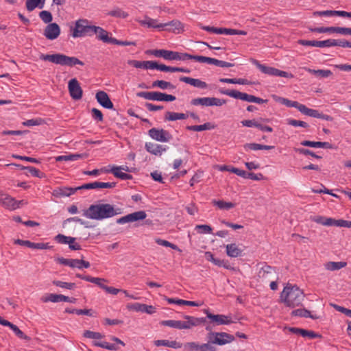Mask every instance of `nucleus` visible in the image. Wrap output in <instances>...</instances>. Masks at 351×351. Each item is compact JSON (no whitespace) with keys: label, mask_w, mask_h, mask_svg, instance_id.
<instances>
[{"label":"nucleus","mask_w":351,"mask_h":351,"mask_svg":"<svg viewBox=\"0 0 351 351\" xmlns=\"http://www.w3.org/2000/svg\"><path fill=\"white\" fill-rule=\"evenodd\" d=\"M215 125L210 122L205 123L203 125L186 126V130L191 131L200 132L207 130H213Z\"/></svg>","instance_id":"obj_46"},{"label":"nucleus","mask_w":351,"mask_h":351,"mask_svg":"<svg viewBox=\"0 0 351 351\" xmlns=\"http://www.w3.org/2000/svg\"><path fill=\"white\" fill-rule=\"evenodd\" d=\"M68 89L70 96L75 100L80 99L82 97V89L79 82L76 78H73L68 83Z\"/></svg>","instance_id":"obj_15"},{"label":"nucleus","mask_w":351,"mask_h":351,"mask_svg":"<svg viewBox=\"0 0 351 351\" xmlns=\"http://www.w3.org/2000/svg\"><path fill=\"white\" fill-rule=\"evenodd\" d=\"M274 148V146L272 145H261L256 143H245L243 145V149L245 151L247 152L249 150H270Z\"/></svg>","instance_id":"obj_37"},{"label":"nucleus","mask_w":351,"mask_h":351,"mask_svg":"<svg viewBox=\"0 0 351 351\" xmlns=\"http://www.w3.org/2000/svg\"><path fill=\"white\" fill-rule=\"evenodd\" d=\"M204 63L214 64L220 67H232L234 66L232 63L206 56L204 57Z\"/></svg>","instance_id":"obj_39"},{"label":"nucleus","mask_w":351,"mask_h":351,"mask_svg":"<svg viewBox=\"0 0 351 351\" xmlns=\"http://www.w3.org/2000/svg\"><path fill=\"white\" fill-rule=\"evenodd\" d=\"M148 134L152 138L160 142H169L172 138L171 134L163 129L153 128L148 131Z\"/></svg>","instance_id":"obj_12"},{"label":"nucleus","mask_w":351,"mask_h":351,"mask_svg":"<svg viewBox=\"0 0 351 351\" xmlns=\"http://www.w3.org/2000/svg\"><path fill=\"white\" fill-rule=\"evenodd\" d=\"M147 214L143 210H140L128 214L123 216L117 220V223L119 224H123L129 222H134L139 220H143L146 218Z\"/></svg>","instance_id":"obj_16"},{"label":"nucleus","mask_w":351,"mask_h":351,"mask_svg":"<svg viewBox=\"0 0 351 351\" xmlns=\"http://www.w3.org/2000/svg\"><path fill=\"white\" fill-rule=\"evenodd\" d=\"M0 205L9 210H16L17 208L16 200L4 193L0 197Z\"/></svg>","instance_id":"obj_27"},{"label":"nucleus","mask_w":351,"mask_h":351,"mask_svg":"<svg viewBox=\"0 0 351 351\" xmlns=\"http://www.w3.org/2000/svg\"><path fill=\"white\" fill-rule=\"evenodd\" d=\"M258 278L263 282H267L271 280L278 279V272L275 267L265 265L260 269L258 273Z\"/></svg>","instance_id":"obj_8"},{"label":"nucleus","mask_w":351,"mask_h":351,"mask_svg":"<svg viewBox=\"0 0 351 351\" xmlns=\"http://www.w3.org/2000/svg\"><path fill=\"white\" fill-rule=\"evenodd\" d=\"M153 88H160L162 90L165 89H174L176 86L171 83L165 80H156L152 83Z\"/></svg>","instance_id":"obj_49"},{"label":"nucleus","mask_w":351,"mask_h":351,"mask_svg":"<svg viewBox=\"0 0 351 351\" xmlns=\"http://www.w3.org/2000/svg\"><path fill=\"white\" fill-rule=\"evenodd\" d=\"M96 35V38L101 40L103 43H110L112 44V42L113 40L112 37L109 36V33L103 29L101 27L99 26H94L93 32V36Z\"/></svg>","instance_id":"obj_21"},{"label":"nucleus","mask_w":351,"mask_h":351,"mask_svg":"<svg viewBox=\"0 0 351 351\" xmlns=\"http://www.w3.org/2000/svg\"><path fill=\"white\" fill-rule=\"evenodd\" d=\"M40 59L61 66H73L77 64L84 66V63L76 57H71L62 53L40 54Z\"/></svg>","instance_id":"obj_3"},{"label":"nucleus","mask_w":351,"mask_h":351,"mask_svg":"<svg viewBox=\"0 0 351 351\" xmlns=\"http://www.w3.org/2000/svg\"><path fill=\"white\" fill-rule=\"evenodd\" d=\"M108 172L112 173L116 178H120L123 180H132V176L126 173H123L121 171H119V169L115 167V165L111 167V169Z\"/></svg>","instance_id":"obj_44"},{"label":"nucleus","mask_w":351,"mask_h":351,"mask_svg":"<svg viewBox=\"0 0 351 351\" xmlns=\"http://www.w3.org/2000/svg\"><path fill=\"white\" fill-rule=\"evenodd\" d=\"M330 305L333 307L336 311L345 314L346 316L351 317V310L346 308L343 306L337 305L336 304L330 303Z\"/></svg>","instance_id":"obj_64"},{"label":"nucleus","mask_w":351,"mask_h":351,"mask_svg":"<svg viewBox=\"0 0 351 351\" xmlns=\"http://www.w3.org/2000/svg\"><path fill=\"white\" fill-rule=\"evenodd\" d=\"M278 101L280 104L287 107H293L297 108L302 114L306 115L308 108L305 105L300 104L297 101L289 100L287 98L279 97Z\"/></svg>","instance_id":"obj_20"},{"label":"nucleus","mask_w":351,"mask_h":351,"mask_svg":"<svg viewBox=\"0 0 351 351\" xmlns=\"http://www.w3.org/2000/svg\"><path fill=\"white\" fill-rule=\"evenodd\" d=\"M65 313L70 314H76L78 315H84L88 316H93L90 309H76V308H66Z\"/></svg>","instance_id":"obj_53"},{"label":"nucleus","mask_w":351,"mask_h":351,"mask_svg":"<svg viewBox=\"0 0 351 351\" xmlns=\"http://www.w3.org/2000/svg\"><path fill=\"white\" fill-rule=\"evenodd\" d=\"M128 64L137 69H157L160 71V64L156 61H138L134 60H128Z\"/></svg>","instance_id":"obj_14"},{"label":"nucleus","mask_w":351,"mask_h":351,"mask_svg":"<svg viewBox=\"0 0 351 351\" xmlns=\"http://www.w3.org/2000/svg\"><path fill=\"white\" fill-rule=\"evenodd\" d=\"M84 337L92 339H100L103 337V335L100 332L85 330Z\"/></svg>","instance_id":"obj_63"},{"label":"nucleus","mask_w":351,"mask_h":351,"mask_svg":"<svg viewBox=\"0 0 351 351\" xmlns=\"http://www.w3.org/2000/svg\"><path fill=\"white\" fill-rule=\"evenodd\" d=\"M14 243L37 250H46L51 247L48 243H33L27 240L17 239L14 241Z\"/></svg>","instance_id":"obj_23"},{"label":"nucleus","mask_w":351,"mask_h":351,"mask_svg":"<svg viewBox=\"0 0 351 351\" xmlns=\"http://www.w3.org/2000/svg\"><path fill=\"white\" fill-rule=\"evenodd\" d=\"M219 93L223 95L230 96L232 98L239 99L248 102L255 103L256 97V96L248 95L245 93H241L237 90L220 89Z\"/></svg>","instance_id":"obj_9"},{"label":"nucleus","mask_w":351,"mask_h":351,"mask_svg":"<svg viewBox=\"0 0 351 351\" xmlns=\"http://www.w3.org/2000/svg\"><path fill=\"white\" fill-rule=\"evenodd\" d=\"M291 315L292 316H297V317H310L313 319H319V316L317 315H313L311 313V312L305 308H298L293 310Z\"/></svg>","instance_id":"obj_38"},{"label":"nucleus","mask_w":351,"mask_h":351,"mask_svg":"<svg viewBox=\"0 0 351 351\" xmlns=\"http://www.w3.org/2000/svg\"><path fill=\"white\" fill-rule=\"evenodd\" d=\"M304 293L297 285L287 284L280 294L281 302L287 306L295 308L302 304Z\"/></svg>","instance_id":"obj_2"},{"label":"nucleus","mask_w":351,"mask_h":351,"mask_svg":"<svg viewBox=\"0 0 351 351\" xmlns=\"http://www.w3.org/2000/svg\"><path fill=\"white\" fill-rule=\"evenodd\" d=\"M324 226L351 228V221L326 217Z\"/></svg>","instance_id":"obj_33"},{"label":"nucleus","mask_w":351,"mask_h":351,"mask_svg":"<svg viewBox=\"0 0 351 351\" xmlns=\"http://www.w3.org/2000/svg\"><path fill=\"white\" fill-rule=\"evenodd\" d=\"M136 95L139 97L148 100L159 101H173L176 100V97L172 95H168L160 92H138Z\"/></svg>","instance_id":"obj_7"},{"label":"nucleus","mask_w":351,"mask_h":351,"mask_svg":"<svg viewBox=\"0 0 351 351\" xmlns=\"http://www.w3.org/2000/svg\"><path fill=\"white\" fill-rule=\"evenodd\" d=\"M180 81L199 88H206L208 87V84L205 82L190 77L182 76L180 77Z\"/></svg>","instance_id":"obj_31"},{"label":"nucleus","mask_w":351,"mask_h":351,"mask_svg":"<svg viewBox=\"0 0 351 351\" xmlns=\"http://www.w3.org/2000/svg\"><path fill=\"white\" fill-rule=\"evenodd\" d=\"M95 97L97 102L104 108L107 109L113 108V104L106 92L102 90L98 91L96 93Z\"/></svg>","instance_id":"obj_24"},{"label":"nucleus","mask_w":351,"mask_h":351,"mask_svg":"<svg viewBox=\"0 0 351 351\" xmlns=\"http://www.w3.org/2000/svg\"><path fill=\"white\" fill-rule=\"evenodd\" d=\"M312 32L317 33H335L336 27H320L309 29Z\"/></svg>","instance_id":"obj_57"},{"label":"nucleus","mask_w":351,"mask_h":351,"mask_svg":"<svg viewBox=\"0 0 351 351\" xmlns=\"http://www.w3.org/2000/svg\"><path fill=\"white\" fill-rule=\"evenodd\" d=\"M55 241L60 244H69V243H72L73 241H75V237L65 236L62 234H58L54 238Z\"/></svg>","instance_id":"obj_55"},{"label":"nucleus","mask_w":351,"mask_h":351,"mask_svg":"<svg viewBox=\"0 0 351 351\" xmlns=\"http://www.w3.org/2000/svg\"><path fill=\"white\" fill-rule=\"evenodd\" d=\"M90 264L88 261H84L83 259H73L71 268H77L82 269L83 268L90 267Z\"/></svg>","instance_id":"obj_54"},{"label":"nucleus","mask_w":351,"mask_h":351,"mask_svg":"<svg viewBox=\"0 0 351 351\" xmlns=\"http://www.w3.org/2000/svg\"><path fill=\"white\" fill-rule=\"evenodd\" d=\"M162 29L173 32L175 33H180L183 29V25L178 20H173L168 23H162Z\"/></svg>","instance_id":"obj_29"},{"label":"nucleus","mask_w":351,"mask_h":351,"mask_svg":"<svg viewBox=\"0 0 351 351\" xmlns=\"http://www.w3.org/2000/svg\"><path fill=\"white\" fill-rule=\"evenodd\" d=\"M110 339L112 340L114 343H109L107 341H94L93 345L109 350L114 351L118 350L119 349V346H125V343L116 337L111 336L110 337Z\"/></svg>","instance_id":"obj_13"},{"label":"nucleus","mask_w":351,"mask_h":351,"mask_svg":"<svg viewBox=\"0 0 351 351\" xmlns=\"http://www.w3.org/2000/svg\"><path fill=\"white\" fill-rule=\"evenodd\" d=\"M39 17L46 24L51 23L53 16L49 11L43 10L39 13Z\"/></svg>","instance_id":"obj_58"},{"label":"nucleus","mask_w":351,"mask_h":351,"mask_svg":"<svg viewBox=\"0 0 351 351\" xmlns=\"http://www.w3.org/2000/svg\"><path fill=\"white\" fill-rule=\"evenodd\" d=\"M204 312L206 315L207 318L213 324V326L228 325L234 322L230 316L214 315L210 313L208 309H204Z\"/></svg>","instance_id":"obj_11"},{"label":"nucleus","mask_w":351,"mask_h":351,"mask_svg":"<svg viewBox=\"0 0 351 351\" xmlns=\"http://www.w3.org/2000/svg\"><path fill=\"white\" fill-rule=\"evenodd\" d=\"M314 15L319 16H341L351 18V12H348L343 10H324L314 12Z\"/></svg>","instance_id":"obj_25"},{"label":"nucleus","mask_w":351,"mask_h":351,"mask_svg":"<svg viewBox=\"0 0 351 351\" xmlns=\"http://www.w3.org/2000/svg\"><path fill=\"white\" fill-rule=\"evenodd\" d=\"M207 339L208 343L213 346L217 344L219 346H223L227 343H231L234 340L233 335L224 332H210L207 334Z\"/></svg>","instance_id":"obj_6"},{"label":"nucleus","mask_w":351,"mask_h":351,"mask_svg":"<svg viewBox=\"0 0 351 351\" xmlns=\"http://www.w3.org/2000/svg\"><path fill=\"white\" fill-rule=\"evenodd\" d=\"M20 167V165H19ZM21 169H27L29 173H30L32 176L36 178H43L44 176V173H41L38 169L34 167H24L21 166Z\"/></svg>","instance_id":"obj_60"},{"label":"nucleus","mask_w":351,"mask_h":351,"mask_svg":"<svg viewBox=\"0 0 351 351\" xmlns=\"http://www.w3.org/2000/svg\"><path fill=\"white\" fill-rule=\"evenodd\" d=\"M185 351H217L215 346L210 345L208 341L206 343L187 342L184 345Z\"/></svg>","instance_id":"obj_10"},{"label":"nucleus","mask_w":351,"mask_h":351,"mask_svg":"<svg viewBox=\"0 0 351 351\" xmlns=\"http://www.w3.org/2000/svg\"><path fill=\"white\" fill-rule=\"evenodd\" d=\"M188 117V116L184 113H178L167 111L165 113V119L168 121H176L180 119H185Z\"/></svg>","instance_id":"obj_47"},{"label":"nucleus","mask_w":351,"mask_h":351,"mask_svg":"<svg viewBox=\"0 0 351 351\" xmlns=\"http://www.w3.org/2000/svg\"><path fill=\"white\" fill-rule=\"evenodd\" d=\"M121 214V209L110 204H91L83 210V216L94 220H103Z\"/></svg>","instance_id":"obj_1"},{"label":"nucleus","mask_w":351,"mask_h":351,"mask_svg":"<svg viewBox=\"0 0 351 351\" xmlns=\"http://www.w3.org/2000/svg\"><path fill=\"white\" fill-rule=\"evenodd\" d=\"M305 70L310 73L320 76L321 77H328L332 75V72L330 70H314L308 68H305Z\"/></svg>","instance_id":"obj_56"},{"label":"nucleus","mask_w":351,"mask_h":351,"mask_svg":"<svg viewBox=\"0 0 351 351\" xmlns=\"http://www.w3.org/2000/svg\"><path fill=\"white\" fill-rule=\"evenodd\" d=\"M53 284L57 287L64 288L67 289H73L75 287V284L72 282H66L60 280H53Z\"/></svg>","instance_id":"obj_62"},{"label":"nucleus","mask_w":351,"mask_h":351,"mask_svg":"<svg viewBox=\"0 0 351 351\" xmlns=\"http://www.w3.org/2000/svg\"><path fill=\"white\" fill-rule=\"evenodd\" d=\"M129 310H133L136 312L146 313L149 315H152L156 312V308L152 305H147L145 304L134 303L128 305Z\"/></svg>","instance_id":"obj_22"},{"label":"nucleus","mask_w":351,"mask_h":351,"mask_svg":"<svg viewBox=\"0 0 351 351\" xmlns=\"http://www.w3.org/2000/svg\"><path fill=\"white\" fill-rule=\"evenodd\" d=\"M286 121L288 125L294 127H302L306 128L309 126V125L306 122L303 121L295 120L293 119H287Z\"/></svg>","instance_id":"obj_59"},{"label":"nucleus","mask_w":351,"mask_h":351,"mask_svg":"<svg viewBox=\"0 0 351 351\" xmlns=\"http://www.w3.org/2000/svg\"><path fill=\"white\" fill-rule=\"evenodd\" d=\"M261 72L271 76H279L287 78H293L294 77L292 73L280 71L274 67L268 66L266 65H264L263 69L261 70Z\"/></svg>","instance_id":"obj_19"},{"label":"nucleus","mask_w":351,"mask_h":351,"mask_svg":"<svg viewBox=\"0 0 351 351\" xmlns=\"http://www.w3.org/2000/svg\"><path fill=\"white\" fill-rule=\"evenodd\" d=\"M145 147L148 152L156 156H160L167 149V146H163L162 145L151 142L146 143Z\"/></svg>","instance_id":"obj_26"},{"label":"nucleus","mask_w":351,"mask_h":351,"mask_svg":"<svg viewBox=\"0 0 351 351\" xmlns=\"http://www.w3.org/2000/svg\"><path fill=\"white\" fill-rule=\"evenodd\" d=\"M139 24L142 26H146L149 28H157L162 29V23H158L156 19H152L149 16H145L144 20H137Z\"/></svg>","instance_id":"obj_35"},{"label":"nucleus","mask_w":351,"mask_h":351,"mask_svg":"<svg viewBox=\"0 0 351 351\" xmlns=\"http://www.w3.org/2000/svg\"><path fill=\"white\" fill-rule=\"evenodd\" d=\"M86 156V154H71L68 155H61L58 156L56 158V160L58 162L60 161H74L80 158H85Z\"/></svg>","instance_id":"obj_41"},{"label":"nucleus","mask_w":351,"mask_h":351,"mask_svg":"<svg viewBox=\"0 0 351 351\" xmlns=\"http://www.w3.org/2000/svg\"><path fill=\"white\" fill-rule=\"evenodd\" d=\"M78 190L77 187H59L54 189L52 194L56 197H69Z\"/></svg>","instance_id":"obj_28"},{"label":"nucleus","mask_w":351,"mask_h":351,"mask_svg":"<svg viewBox=\"0 0 351 351\" xmlns=\"http://www.w3.org/2000/svg\"><path fill=\"white\" fill-rule=\"evenodd\" d=\"M294 151L298 154H303L305 156L310 155L315 158L321 159L322 156L317 155L313 152L311 151L310 149H305V148H294Z\"/></svg>","instance_id":"obj_61"},{"label":"nucleus","mask_w":351,"mask_h":351,"mask_svg":"<svg viewBox=\"0 0 351 351\" xmlns=\"http://www.w3.org/2000/svg\"><path fill=\"white\" fill-rule=\"evenodd\" d=\"M94 26L89 25V21L87 19H79L75 21L72 36L73 38L92 36Z\"/></svg>","instance_id":"obj_5"},{"label":"nucleus","mask_w":351,"mask_h":351,"mask_svg":"<svg viewBox=\"0 0 351 351\" xmlns=\"http://www.w3.org/2000/svg\"><path fill=\"white\" fill-rule=\"evenodd\" d=\"M347 265L346 262H328L326 264V268L330 271L339 270Z\"/></svg>","instance_id":"obj_52"},{"label":"nucleus","mask_w":351,"mask_h":351,"mask_svg":"<svg viewBox=\"0 0 351 351\" xmlns=\"http://www.w3.org/2000/svg\"><path fill=\"white\" fill-rule=\"evenodd\" d=\"M306 116L318 118L329 121H332L333 120V118L332 117L328 114L320 113L318 110L311 108H308V112L306 113Z\"/></svg>","instance_id":"obj_43"},{"label":"nucleus","mask_w":351,"mask_h":351,"mask_svg":"<svg viewBox=\"0 0 351 351\" xmlns=\"http://www.w3.org/2000/svg\"><path fill=\"white\" fill-rule=\"evenodd\" d=\"M61 32L60 26L56 23L48 24L43 32V35L48 40H53L58 38Z\"/></svg>","instance_id":"obj_17"},{"label":"nucleus","mask_w":351,"mask_h":351,"mask_svg":"<svg viewBox=\"0 0 351 351\" xmlns=\"http://www.w3.org/2000/svg\"><path fill=\"white\" fill-rule=\"evenodd\" d=\"M0 324H1L2 326H4L10 327L13 330V332L15 333V335L18 337H19L20 339H27V335H25L19 328V327L13 324L12 323L10 322L8 320H5V319H3L1 316H0Z\"/></svg>","instance_id":"obj_34"},{"label":"nucleus","mask_w":351,"mask_h":351,"mask_svg":"<svg viewBox=\"0 0 351 351\" xmlns=\"http://www.w3.org/2000/svg\"><path fill=\"white\" fill-rule=\"evenodd\" d=\"M298 43L303 46H311L316 47H330V39L325 40H300Z\"/></svg>","instance_id":"obj_30"},{"label":"nucleus","mask_w":351,"mask_h":351,"mask_svg":"<svg viewBox=\"0 0 351 351\" xmlns=\"http://www.w3.org/2000/svg\"><path fill=\"white\" fill-rule=\"evenodd\" d=\"M184 319L186 320H164L161 322V324L162 326L177 329H190L193 326H197L206 322V319L204 317H195L193 316L185 315Z\"/></svg>","instance_id":"obj_4"},{"label":"nucleus","mask_w":351,"mask_h":351,"mask_svg":"<svg viewBox=\"0 0 351 351\" xmlns=\"http://www.w3.org/2000/svg\"><path fill=\"white\" fill-rule=\"evenodd\" d=\"M156 346H167L173 348H182V343L176 341H169V340H156L154 341Z\"/></svg>","instance_id":"obj_40"},{"label":"nucleus","mask_w":351,"mask_h":351,"mask_svg":"<svg viewBox=\"0 0 351 351\" xmlns=\"http://www.w3.org/2000/svg\"><path fill=\"white\" fill-rule=\"evenodd\" d=\"M204 57L203 56L191 55L187 53H180L176 51V60L185 61L187 60H193L197 62L204 63Z\"/></svg>","instance_id":"obj_32"},{"label":"nucleus","mask_w":351,"mask_h":351,"mask_svg":"<svg viewBox=\"0 0 351 351\" xmlns=\"http://www.w3.org/2000/svg\"><path fill=\"white\" fill-rule=\"evenodd\" d=\"M160 71H165V72H182V73H189L190 70L188 69L182 68V67H173L167 66L162 64H160Z\"/></svg>","instance_id":"obj_48"},{"label":"nucleus","mask_w":351,"mask_h":351,"mask_svg":"<svg viewBox=\"0 0 351 351\" xmlns=\"http://www.w3.org/2000/svg\"><path fill=\"white\" fill-rule=\"evenodd\" d=\"M226 249L227 255L232 258L241 256L243 252L242 249L239 248L235 243L226 245Z\"/></svg>","instance_id":"obj_36"},{"label":"nucleus","mask_w":351,"mask_h":351,"mask_svg":"<svg viewBox=\"0 0 351 351\" xmlns=\"http://www.w3.org/2000/svg\"><path fill=\"white\" fill-rule=\"evenodd\" d=\"M108 15L120 19H125L129 16L128 12L119 8H114L108 13Z\"/></svg>","instance_id":"obj_51"},{"label":"nucleus","mask_w":351,"mask_h":351,"mask_svg":"<svg viewBox=\"0 0 351 351\" xmlns=\"http://www.w3.org/2000/svg\"><path fill=\"white\" fill-rule=\"evenodd\" d=\"M147 54L153 55L155 57L163 58L167 60H176V51L166 49H153L147 50Z\"/></svg>","instance_id":"obj_18"},{"label":"nucleus","mask_w":351,"mask_h":351,"mask_svg":"<svg viewBox=\"0 0 351 351\" xmlns=\"http://www.w3.org/2000/svg\"><path fill=\"white\" fill-rule=\"evenodd\" d=\"M213 97H199L191 101L193 106H212Z\"/></svg>","instance_id":"obj_45"},{"label":"nucleus","mask_w":351,"mask_h":351,"mask_svg":"<svg viewBox=\"0 0 351 351\" xmlns=\"http://www.w3.org/2000/svg\"><path fill=\"white\" fill-rule=\"evenodd\" d=\"M45 2V0H26L25 6L29 12H32L36 8L42 9Z\"/></svg>","instance_id":"obj_42"},{"label":"nucleus","mask_w":351,"mask_h":351,"mask_svg":"<svg viewBox=\"0 0 351 351\" xmlns=\"http://www.w3.org/2000/svg\"><path fill=\"white\" fill-rule=\"evenodd\" d=\"M213 204L217 206L221 210H230L234 207V204L232 202H226L223 200L214 199L212 202Z\"/></svg>","instance_id":"obj_50"}]
</instances>
